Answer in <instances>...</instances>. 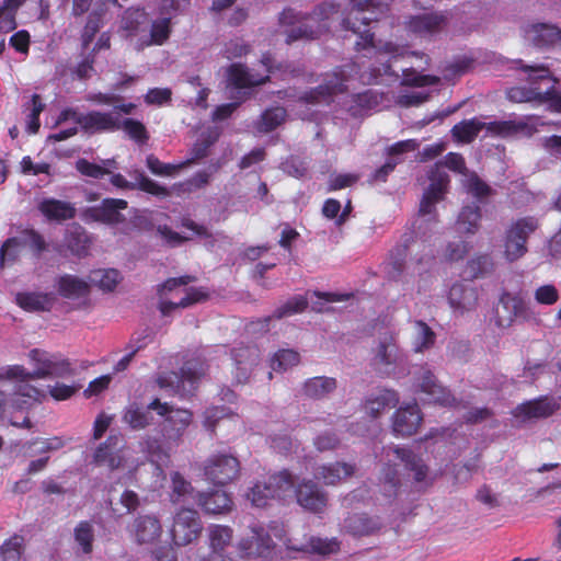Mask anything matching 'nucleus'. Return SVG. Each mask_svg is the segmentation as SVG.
Returning a JSON list of instances; mask_svg holds the SVG:
<instances>
[{
    "mask_svg": "<svg viewBox=\"0 0 561 561\" xmlns=\"http://www.w3.org/2000/svg\"><path fill=\"white\" fill-rule=\"evenodd\" d=\"M392 451L396 457L403 462L404 468L414 473L413 478L415 482L420 483L425 481L428 467L420 456L409 448L394 447Z\"/></svg>",
    "mask_w": 561,
    "mask_h": 561,
    "instance_id": "e433bc0d",
    "label": "nucleus"
},
{
    "mask_svg": "<svg viewBox=\"0 0 561 561\" xmlns=\"http://www.w3.org/2000/svg\"><path fill=\"white\" fill-rule=\"evenodd\" d=\"M28 356L34 363L35 369L32 376L36 379L46 377L65 378L73 376L76 373L70 360L59 355L34 348Z\"/></svg>",
    "mask_w": 561,
    "mask_h": 561,
    "instance_id": "9d476101",
    "label": "nucleus"
},
{
    "mask_svg": "<svg viewBox=\"0 0 561 561\" xmlns=\"http://www.w3.org/2000/svg\"><path fill=\"white\" fill-rule=\"evenodd\" d=\"M399 394L394 390L380 389L377 393L370 394L365 400V411L373 419H377L381 413L399 403Z\"/></svg>",
    "mask_w": 561,
    "mask_h": 561,
    "instance_id": "7c9ffc66",
    "label": "nucleus"
},
{
    "mask_svg": "<svg viewBox=\"0 0 561 561\" xmlns=\"http://www.w3.org/2000/svg\"><path fill=\"white\" fill-rule=\"evenodd\" d=\"M171 34V18L160 16L151 24L149 36L139 38L138 48L164 44Z\"/></svg>",
    "mask_w": 561,
    "mask_h": 561,
    "instance_id": "58836bf2",
    "label": "nucleus"
},
{
    "mask_svg": "<svg viewBox=\"0 0 561 561\" xmlns=\"http://www.w3.org/2000/svg\"><path fill=\"white\" fill-rule=\"evenodd\" d=\"M478 290L472 286L456 283L449 289L448 302L455 311L461 314L474 310L478 306Z\"/></svg>",
    "mask_w": 561,
    "mask_h": 561,
    "instance_id": "393cba45",
    "label": "nucleus"
},
{
    "mask_svg": "<svg viewBox=\"0 0 561 561\" xmlns=\"http://www.w3.org/2000/svg\"><path fill=\"white\" fill-rule=\"evenodd\" d=\"M417 147L419 142L415 139L402 140L391 146L389 149V158L387 162L380 168L377 175H386L389 172H392L396 164L400 161L399 156L404 152L414 151L417 149Z\"/></svg>",
    "mask_w": 561,
    "mask_h": 561,
    "instance_id": "de8ad7c7",
    "label": "nucleus"
},
{
    "mask_svg": "<svg viewBox=\"0 0 561 561\" xmlns=\"http://www.w3.org/2000/svg\"><path fill=\"white\" fill-rule=\"evenodd\" d=\"M463 186L467 192L476 197L480 203L484 201L485 197L492 194V188L488 185L481 178H467Z\"/></svg>",
    "mask_w": 561,
    "mask_h": 561,
    "instance_id": "69168bd1",
    "label": "nucleus"
},
{
    "mask_svg": "<svg viewBox=\"0 0 561 561\" xmlns=\"http://www.w3.org/2000/svg\"><path fill=\"white\" fill-rule=\"evenodd\" d=\"M203 524L196 510L181 507L174 514L171 536L176 546H186L192 543L201 536Z\"/></svg>",
    "mask_w": 561,
    "mask_h": 561,
    "instance_id": "6e6552de",
    "label": "nucleus"
},
{
    "mask_svg": "<svg viewBox=\"0 0 561 561\" xmlns=\"http://www.w3.org/2000/svg\"><path fill=\"white\" fill-rule=\"evenodd\" d=\"M560 409L556 399L540 397L518 404L513 414L524 419H547Z\"/></svg>",
    "mask_w": 561,
    "mask_h": 561,
    "instance_id": "5701e85b",
    "label": "nucleus"
},
{
    "mask_svg": "<svg viewBox=\"0 0 561 561\" xmlns=\"http://www.w3.org/2000/svg\"><path fill=\"white\" fill-rule=\"evenodd\" d=\"M217 134H214L207 139L198 140L191 150V157L174 163H163L154 156L147 157V167L156 175H172L174 173L184 172L191 164L196 163L197 160L207 154L209 146L217 139Z\"/></svg>",
    "mask_w": 561,
    "mask_h": 561,
    "instance_id": "f8f14e48",
    "label": "nucleus"
},
{
    "mask_svg": "<svg viewBox=\"0 0 561 561\" xmlns=\"http://www.w3.org/2000/svg\"><path fill=\"white\" fill-rule=\"evenodd\" d=\"M45 104L38 94H33L30 102L23 105L26 113V130L28 134H36L41 127L39 115L44 111Z\"/></svg>",
    "mask_w": 561,
    "mask_h": 561,
    "instance_id": "09e8293b",
    "label": "nucleus"
},
{
    "mask_svg": "<svg viewBox=\"0 0 561 561\" xmlns=\"http://www.w3.org/2000/svg\"><path fill=\"white\" fill-rule=\"evenodd\" d=\"M125 442L121 434H111L106 440L99 445L93 455V461L98 466H105L110 470H116L124 465Z\"/></svg>",
    "mask_w": 561,
    "mask_h": 561,
    "instance_id": "a211bd4d",
    "label": "nucleus"
},
{
    "mask_svg": "<svg viewBox=\"0 0 561 561\" xmlns=\"http://www.w3.org/2000/svg\"><path fill=\"white\" fill-rule=\"evenodd\" d=\"M308 308V299L302 295H296L289 298L284 305L277 307L273 312V318L280 320L304 312Z\"/></svg>",
    "mask_w": 561,
    "mask_h": 561,
    "instance_id": "603ef678",
    "label": "nucleus"
},
{
    "mask_svg": "<svg viewBox=\"0 0 561 561\" xmlns=\"http://www.w3.org/2000/svg\"><path fill=\"white\" fill-rule=\"evenodd\" d=\"M72 121L88 131H111L121 128V118L115 113L93 111L82 114L72 108L64 110L57 119L58 124Z\"/></svg>",
    "mask_w": 561,
    "mask_h": 561,
    "instance_id": "0eeeda50",
    "label": "nucleus"
},
{
    "mask_svg": "<svg viewBox=\"0 0 561 561\" xmlns=\"http://www.w3.org/2000/svg\"><path fill=\"white\" fill-rule=\"evenodd\" d=\"M401 360V352L397 345L396 337L386 333L379 339L378 345L374 351L371 365L381 374H389Z\"/></svg>",
    "mask_w": 561,
    "mask_h": 561,
    "instance_id": "2eb2a0df",
    "label": "nucleus"
},
{
    "mask_svg": "<svg viewBox=\"0 0 561 561\" xmlns=\"http://www.w3.org/2000/svg\"><path fill=\"white\" fill-rule=\"evenodd\" d=\"M408 247L398 245L390 252L389 262L386 265V274L389 280L398 282L401 279L408 256Z\"/></svg>",
    "mask_w": 561,
    "mask_h": 561,
    "instance_id": "c03bdc74",
    "label": "nucleus"
},
{
    "mask_svg": "<svg viewBox=\"0 0 561 561\" xmlns=\"http://www.w3.org/2000/svg\"><path fill=\"white\" fill-rule=\"evenodd\" d=\"M209 546L211 549L210 559L215 560L220 558L221 561H232L230 558L227 560L224 557L225 549L232 540L233 530L225 525H210L208 527Z\"/></svg>",
    "mask_w": 561,
    "mask_h": 561,
    "instance_id": "473e14b6",
    "label": "nucleus"
},
{
    "mask_svg": "<svg viewBox=\"0 0 561 561\" xmlns=\"http://www.w3.org/2000/svg\"><path fill=\"white\" fill-rule=\"evenodd\" d=\"M300 360V355L294 350H279L271 359V367L275 371H285L296 366Z\"/></svg>",
    "mask_w": 561,
    "mask_h": 561,
    "instance_id": "6e6d98bb",
    "label": "nucleus"
},
{
    "mask_svg": "<svg viewBox=\"0 0 561 561\" xmlns=\"http://www.w3.org/2000/svg\"><path fill=\"white\" fill-rule=\"evenodd\" d=\"M113 169H117L113 159L101 160V163H90L84 159L77 161V170L82 175H110Z\"/></svg>",
    "mask_w": 561,
    "mask_h": 561,
    "instance_id": "5fc2aeb1",
    "label": "nucleus"
},
{
    "mask_svg": "<svg viewBox=\"0 0 561 561\" xmlns=\"http://www.w3.org/2000/svg\"><path fill=\"white\" fill-rule=\"evenodd\" d=\"M414 331L413 350L416 353H422L434 346L436 334L426 322L416 320L414 322Z\"/></svg>",
    "mask_w": 561,
    "mask_h": 561,
    "instance_id": "49530a36",
    "label": "nucleus"
},
{
    "mask_svg": "<svg viewBox=\"0 0 561 561\" xmlns=\"http://www.w3.org/2000/svg\"><path fill=\"white\" fill-rule=\"evenodd\" d=\"M432 182L425 190L420 203L419 213L421 215H431L435 211V205L443 201L449 186V178H430Z\"/></svg>",
    "mask_w": 561,
    "mask_h": 561,
    "instance_id": "c85d7f7f",
    "label": "nucleus"
},
{
    "mask_svg": "<svg viewBox=\"0 0 561 561\" xmlns=\"http://www.w3.org/2000/svg\"><path fill=\"white\" fill-rule=\"evenodd\" d=\"M380 527L381 523L378 518L369 517L366 514L354 513L344 519L345 530L355 537L373 535Z\"/></svg>",
    "mask_w": 561,
    "mask_h": 561,
    "instance_id": "f704fd0d",
    "label": "nucleus"
},
{
    "mask_svg": "<svg viewBox=\"0 0 561 561\" xmlns=\"http://www.w3.org/2000/svg\"><path fill=\"white\" fill-rule=\"evenodd\" d=\"M267 482L270 486H264V489L267 490L266 494L273 499L285 500L291 492L295 493V479L288 470L270 476Z\"/></svg>",
    "mask_w": 561,
    "mask_h": 561,
    "instance_id": "c9c22d12",
    "label": "nucleus"
},
{
    "mask_svg": "<svg viewBox=\"0 0 561 561\" xmlns=\"http://www.w3.org/2000/svg\"><path fill=\"white\" fill-rule=\"evenodd\" d=\"M208 296V293L204 288L191 287L179 302L161 300L159 304V310L163 317H168L179 308H186L194 304L207 300Z\"/></svg>",
    "mask_w": 561,
    "mask_h": 561,
    "instance_id": "a19ab883",
    "label": "nucleus"
},
{
    "mask_svg": "<svg viewBox=\"0 0 561 561\" xmlns=\"http://www.w3.org/2000/svg\"><path fill=\"white\" fill-rule=\"evenodd\" d=\"M467 268L472 278H481L493 273L495 263L491 255L479 254L468 261Z\"/></svg>",
    "mask_w": 561,
    "mask_h": 561,
    "instance_id": "3c124183",
    "label": "nucleus"
},
{
    "mask_svg": "<svg viewBox=\"0 0 561 561\" xmlns=\"http://www.w3.org/2000/svg\"><path fill=\"white\" fill-rule=\"evenodd\" d=\"M64 245L72 255L84 257L91 245V238L83 227L73 224L65 232Z\"/></svg>",
    "mask_w": 561,
    "mask_h": 561,
    "instance_id": "c756f323",
    "label": "nucleus"
},
{
    "mask_svg": "<svg viewBox=\"0 0 561 561\" xmlns=\"http://www.w3.org/2000/svg\"><path fill=\"white\" fill-rule=\"evenodd\" d=\"M340 550V542L335 539L311 537L308 541L306 551L321 556H329Z\"/></svg>",
    "mask_w": 561,
    "mask_h": 561,
    "instance_id": "052dcab7",
    "label": "nucleus"
},
{
    "mask_svg": "<svg viewBox=\"0 0 561 561\" xmlns=\"http://www.w3.org/2000/svg\"><path fill=\"white\" fill-rule=\"evenodd\" d=\"M24 538L14 535L3 542L0 548V559L2 561H20L23 550Z\"/></svg>",
    "mask_w": 561,
    "mask_h": 561,
    "instance_id": "4d7b16f0",
    "label": "nucleus"
},
{
    "mask_svg": "<svg viewBox=\"0 0 561 561\" xmlns=\"http://www.w3.org/2000/svg\"><path fill=\"white\" fill-rule=\"evenodd\" d=\"M336 379L332 377L319 376L305 381L304 394L311 399H323L336 389Z\"/></svg>",
    "mask_w": 561,
    "mask_h": 561,
    "instance_id": "79ce46f5",
    "label": "nucleus"
},
{
    "mask_svg": "<svg viewBox=\"0 0 561 561\" xmlns=\"http://www.w3.org/2000/svg\"><path fill=\"white\" fill-rule=\"evenodd\" d=\"M92 280L105 291H112L121 282V273L115 268L100 270L93 272Z\"/></svg>",
    "mask_w": 561,
    "mask_h": 561,
    "instance_id": "680f3d73",
    "label": "nucleus"
},
{
    "mask_svg": "<svg viewBox=\"0 0 561 561\" xmlns=\"http://www.w3.org/2000/svg\"><path fill=\"white\" fill-rule=\"evenodd\" d=\"M148 407L145 409L136 403L129 404L123 414V421L135 431L145 430L152 424L153 417Z\"/></svg>",
    "mask_w": 561,
    "mask_h": 561,
    "instance_id": "37998d69",
    "label": "nucleus"
},
{
    "mask_svg": "<svg viewBox=\"0 0 561 561\" xmlns=\"http://www.w3.org/2000/svg\"><path fill=\"white\" fill-rule=\"evenodd\" d=\"M274 541L270 534L262 526H252L250 536L239 542V549L242 557L245 558H267L273 549Z\"/></svg>",
    "mask_w": 561,
    "mask_h": 561,
    "instance_id": "dca6fc26",
    "label": "nucleus"
},
{
    "mask_svg": "<svg viewBox=\"0 0 561 561\" xmlns=\"http://www.w3.org/2000/svg\"><path fill=\"white\" fill-rule=\"evenodd\" d=\"M148 16L142 9H128L121 21V28L127 32V36L138 35L145 30Z\"/></svg>",
    "mask_w": 561,
    "mask_h": 561,
    "instance_id": "a18cd8bd",
    "label": "nucleus"
},
{
    "mask_svg": "<svg viewBox=\"0 0 561 561\" xmlns=\"http://www.w3.org/2000/svg\"><path fill=\"white\" fill-rule=\"evenodd\" d=\"M422 420L416 402L400 407L392 416V431L397 436H412L417 432Z\"/></svg>",
    "mask_w": 561,
    "mask_h": 561,
    "instance_id": "4be33fe9",
    "label": "nucleus"
},
{
    "mask_svg": "<svg viewBox=\"0 0 561 561\" xmlns=\"http://www.w3.org/2000/svg\"><path fill=\"white\" fill-rule=\"evenodd\" d=\"M111 512L116 517L134 513L140 506V499L133 490H125L116 504L110 503Z\"/></svg>",
    "mask_w": 561,
    "mask_h": 561,
    "instance_id": "8fccbe9b",
    "label": "nucleus"
},
{
    "mask_svg": "<svg viewBox=\"0 0 561 561\" xmlns=\"http://www.w3.org/2000/svg\"><path fill=\"white\" fill-rule=\"evenodd\" d=\"M162 531V524L154 514H139L127 526L129 537L139 546L156 543Z\"/></svg>",
    "mask_w": 561,
    "mask_h": 561,
    "instance_id": "4468645a",
    "label": "nucleus"
},
{
    "mask_svg": "<svg viewBox=\"0 0 561 561\" xmlns=\"http://www.w3.org/2000/svg\"><path fill=\"white\" fill-rule=\"evenodd\" d=\"M483 128H486V130L492 134L502 135L508 130V124L506 122L483 123L478 118H471L455 125L451 133L457 141L468 144L471 142Z\"/></svg>",
    "mask_w": 561,
    "mask_h": 561,
    "instance_id": "412c9836",
    "label": "nucleus"
},
{
    "mask_svg": "<svg viewBox=\"0 0 561 561\" xmlns=\"http://www.w3.org/2000/svg\"><path fill=\"white\" fill-rule=\"evenodd\" d=\"M538 220L533 216L518 218L513 221L504 236V256L507 261L514 262L524 256L527 252L529 236L538 228Z\"/></svg>",
    "mask_w": 561,
    "mask_h": 561,
    "instance_id": "423d86ee",
    "label": "nucleus"
},
{
    "mask_svg": "<svg viewBox=\"0 0 561 561\" xmlns=\"http://www.w3.org/2000/svg\"><path fill=\"white\" fill-rule=\"evenodd\" d=\"M241 463L230 450L211 454L203 463L205 479L215 485H227L239 478Z\"/></svg>",
    "mask_w": 561,
    "mask_h": 561,
    "instance_id": "39448f33",
    "label": "nucleus"
},
{
    "mask_svg": "<svg viewBox=\"0 0 561 561\" xmlns=\"http://www.w3.org/2000/svg\"><path fill=\"white\" fill-rule=\"evenodd\" d=\"M58 294L66 299H79L90 294V285L82 278L65 274L56 280Z\"/></svg>",
    "mask_w": 561,
    "mask_h": 561,
    "instance_id": "72a5a7b5",
    "label": "nucleus"
},
{
    "mask_svg": "<svg viewBox=\"0 0 561 561\" xmlns=\"http://www.w3.org/2000/svg\"><path fill=\"white\" fill-rule=\"evenodd\" d=\"M481 209L476 203L465 205L457 218L456 228L458 232L474 234L480 228Z\"/></svg>",
    "mask_w": 561,
    "mask_h": 561,
    "instance_id": "ea45409f",
    "label": "nucleus"
},
{
    "mask_svg": "<svg viewBox=\"0 0 561 561\" xmlns=\"http://www.w3.org/2000/svg\"><path fill=\"white\" fill-rule=\"evenodd\" d=\"M447 22V15L443 12H425L410 16L405 26L413 34L427 38L440 33Z\"/></svg>",
    "mask_w": 561,
    "mask_h": 561,
    "instance_id": "6ab92c4d",
    "label": "nucleus"
},
{
    "mask_svg": "<svg viewBox=\"0 0 561 561\" xmlns=\"http://www.w3.org/2000/svg\"><path fill=\"white\" fill-rule=\"evenodd\" d=\"M22 249L20 237L8 238L0 248V267L14 264L20 257Z\"/></svg>",
    "mask_w": 561,
    "mask_h": 561,
    "instance_id": "864d4df0",
    "label": "nucleus"
},
{
    "mask_svg": "<svg viewBox=\"0 0 561 561\" xmlns=\"http://www.w3.org/2000/svg\"><path fill=\"white\" fill-rule=\"evenodd\" d=\"M75 539L84 553L92 552L94 540L92 524L88 520L80 522L75 528Z\"/></svg>",
    "mask_w": 561,
    "mask_h": 561,
    "instance_id": "e2e57ef3",
    "label": "nucleus"
},
{
    "mask_svg": "<svg viewBox=\"0 0 561 561\" xmlns=\"http://www.w3.org/2000/svg\"><path fill=\"white\" fill-rule=\"evenodd\" d=\"M250 51V46L242 38H232L225 43L221 51L222 56L227 59L240 58Z\"/></svg>",
    "mask_w": 561,
    "mask_h": 561,
    "instance_id": "774afa93",
    "label": "nucleus"
},
{
    "mask_svg": "<svg viewBox=\"0 0 561 561\" xmlns=\"http://www.w3.org/2000/svg\"><path fill=\"white\" fill-rule=\"evenodd\" d=\"M336 12L333 3L320 4L310 16H302L293 9L282 12L279 21L282 25L291 26L287 33V44L297 39H312L329 28L327 20Z\"/></svg>",
    "mask_w": 561,
    "mask_h": 561,
    "instance_id": "7ed1b4c3",
    "label": "nucleus"
},
{
    "mask_svg": "<svg viewBox=\"0 0 561 561\" xmlns=\"http://www.w3.org/2000/svg\"><path fill=\"white\" fill-rule=\"evenodd\" d=\"M286 117V111L283 107H274L266 110L257 124L260 131H271L279 126Z\"/></svg>",
    "mask_w": 561,
    "mask_h": 561,
    "instance_id": "13d9d810",
    "label": "nucleus"
},
{
    "mask_svg": "<svg viewBox=\"0 0 561 561\" xmlns=\"http://www.w3.org/2000/svg\"><path fill=\"white\" fill-rule=\"evenodd\" d=\"M400 478L396 466L388 465L383 470L382 490L386 496H396L400 488Z\"/></svg>",
    "mask_w": 561,
    "mask_h": 561,
    "instance_id": "338daca9",
    "label": "nucleus"
},
{
    "mask_svg": "<svg viewBox=\"0 0 561 561\" xmlns=\"http://www.w3.org/2000/svg\"><path fill=\"white\" fill-rule=\"evenodd\" d=\"M197 504L206 514H226L232 510L233 502L229 493L224 490L199 492Z\"/></svg>",
    "mask_w": 561,
    "mask_h": 561,
    "instance_id": "a878e982",
    "label": "nucleus"
},
{
    "mask_svg": "<svg viewBox=\"0 0 561 561\" xmlns=\"http://www.w3.org/2000/svg\"><path fill=\"white\" fill-rule=\"evenodd\" d=\"M522 67L527 87H514L507 90V98L513 102H538L548 104L553 112H561V90L556 89L559 79L543 65H524Z\"/></svg>",
    "mask_w": 561,
    "mask_h": 561,
    "instance_id": "f03ea898",
    "label": "nucleus"
},
{
    "mask_svg": "<svg viewBox=\"0 0 561 561\" xmlns=\"http://www.w3.org/2000/svg\"><path fill=\"white\" fill-rule=\"evenodd\" d=\"M265 67V75L254 73L241 64H232L228 68V83L236 89H245L264 83L268 79V72L272 67V58L268 54L263 55L261 59Z\"/></svg>",
    "mask_w": 561,
    "mask_h": 561,
    "instance_id": "f3484780",
    "label": "nucleus"
},
{
    "mask_svg": "<svg viewBox=\"0 0 561 561\" xmlns=\"http://www.w3.org/2000/svg\"><path fill=\"white\" fill-rule=\"evenodd\" d=\"M234 366V379L237 383L243 385L248 381L253 366L257 362L259 351L252 346H239L231 351Z\"/></svg>",
    "mask_w": 561,
    "mask_h": 561,
    "instance_id": "b1692460",
    "label": "nucleus"
},
{
    "mask_svg": "<svg viewBox=\"0 0 561 561\" xmlns=\"http://www.w3.org/2000/svg\"><path fill=\"white\" fill-rule=\"evenodd\" d=\"M355 473V466L347 462H331L319 466L316 469L314 478L324 485H337Z\"/></svg>",
    "mask_w": 561,
    "mask_h": 561,
    "instance_id": "bb28decb",
    "label": "nucleus"
},
{
    "mask_svg": "<svg viewBox=\"0 0 561 561\" xmlns=\"http://www.w3.org/2000/svg\"><path fill=\"white\" fill-rule=\"evenodd\" d=\"M205 371V364L202 360L197 358L186 360L181 367V380L193 385L204 376Z\"/></svg>",
    "mask_w": 561,
    "mask_h": 561,
    "instance_id": "0e129e2a",
    "label": "nucleus"
},
{
    "mask_svg": "<svg viewBox=\"0 0 561 561\" xmlns=\"http://www.w3.org/2000/svg\"><path fill=\"white\" fill-rule=\"evenodd\" d=\"M525 39L535 46L553 45L561 39V31L552 24L535 23L524 28Z\"/></svg>",
    "mask_w": 561,
    "mask_h": 561,
    "instance_id": "cd10ccee",
    "label": "nucleus"
},
{
    "mask_svg": "<svg viewBox=\"0 0 561 561\" xmlns=\"http://www.w3.org/2000/svg\"><path fill=\"white\" fill-rule=\"evenodd\" d=\"M531 318L528 304L519 296L503 291L494 310V322L499 328H510L516 320L527 321Z\"/></svg>",
    "mask_w": 561,
    "mask_h": 561,
    "instance_id": "1a4fd4ad",
    "label": "nucleus"
},
{
    "mask_svg": "<svg viewBox=\"0 0 561 561\" xmlns=\"http://www.w3.org/2000/svg\"><path fill=\"white\" fill-rule=\"evenodd\" d=\"M297 503L309 513L322 515L329 504V495L310 479H302L295 488Z\"/></svg>",
    "mask_w": 561,
    "mask_h": 561,
    "instance_id": "ddd939ff",
    "label": "nucleus"
},
{
    "mask_svg": "<svg viewBox=\"0 0 561 561\" xmlns=\"http://www.w3.org/2000/svg\"><path fill=\"white\" fill-rule=\"evenodd\" d=\"M15 300L20 308L28 312L49 311L54 302L53 295L47 293H19Z\"/></svg>",
    "mask_w": 561,
    "mask_h": 561,
    "instance_id": "4c0bfd02",
    "label": "nucleus"
},
{
    "mask_svg": "<svg viewBox=\"0 0 561 561\" xmlns=\"http://www.w3.org/2000/svg\"><path fill=\"white\" fill-rule=\"evenodd\" d=\"M391 2L392 0H351L342 20V26L345 30H351L358 35L359 39L355 43L356 49L367 50L369 57H376L380 66L362 69V66L352 64L331 73H325L322 82L316 89L304 93L299 98V102L306 104L328 103L333 94L343 92L347 88L346 83L352 80L353 72L358 76V80L363 84L388 83L399 78L391 70L389 60L383 61L382 56L387 55L392 58L402 56L405 48L390 42L376 44L373 34L365 28L370 22L377 21L383 15Z\"/></svg>",
    "mask_w": 561,
    "mask_h": 561,
    "instance_id": "f257e3e1",
    "label": "nucleus"
},
{
    "mask_svg": "<svg viewBox=\"0 0 561 561\" xmlns=\"http://www.w3.org/2000/svg\"><path fill=\"white\" fill-rule=\"evenodd\" d=\"M20 240L23 248L27 247L32 250L35 256H41L47 250V243L44 237L34 229H26L20 234Z\"/></svg>",
    "mask_w": 561,
    "mask_h": 561,
    "instance_id": "bf43d9fd",
    "label": "nucleus"
},
{
    "mask_svg": "<svg viewBox=\"0 0 561 561\" xmlns=\"http://www.w3.org/2000/svg\"><path fill=\"white\" fill-rule=\"evenodd\" d=\"M38 210L49 221H65L76 217V208L69 202L45 198L38 204Z\"/></svg>",
    "mask_w": 561,
    "mask_h": 561,
    "instance_id": "2f4dec72",
    "label": "nucleus"
},
{
    "mask_svg": "<svg viewBox=\"0 0 561 561\" xmlns=\"http://www.w3.org/2000/svg\"><path fill=\"white\" fill-rule=\"evenodd\" d=\"M148 409L156 411L158 415L164 417L161 424V435L164 442L178 446L193 423L192 411L175 408L168 402H161L159 398H154L148 404Z\"/></svg>",
    "mask_w": 561,
    "mask_h": 561,
    "instance_id": "20e7f679",
    "label": "nucleus"
},
{
    "mask_svg": "<svg viewBox=\"0 0 561 561\" xmlns=\"http://www.w3.org/2000/svg\"><path fill=\"white\" fill-rule=\"evenodd\" d=\"M127 207V202L121 198H105L102 204L96 207H89L83 213L85 221H95L107 225L119 224L125 217L119 213L121 209Z\"/></svg>",
    "mask_w": 561,
    "mask_h": 561,
    "instance_id": "aec40b11",
    "label": "nucleus"
},
{
    "mask_svg": "<svg viewBox=\"0 0 561 561\" xmlns=\"http://www.w3.org/2000/svg\"><path fill=\"white\" fill-rule=\"evenodd\" d=\"M417 389L425 394L424 401L442 407H453L456 403L455 397L442 386L433 371L426 366H421L413 374Z\"/></svg>",
    "mask_w": 561,
    "mask_h": 561,
    "instance_id": "9b49d317",
    "label": "nucleus"
}]
</instances>
